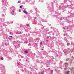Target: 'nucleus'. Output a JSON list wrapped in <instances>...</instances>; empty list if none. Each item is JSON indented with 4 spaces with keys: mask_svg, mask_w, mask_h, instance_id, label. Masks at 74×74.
Returning <instances> with one entry per match:
<instances>
[{
    "mask_svg": "<svg viewBox=\"0 0 74 74\" xmlns=\"http://www.w3.org/2000/svg\"><path fill=\"white\" fill-rule=\"evenodd\" d=\"M64 36H65V35H64Z\"/></svg>",
    "mask_w": 74,
    "mask_h": 74,
    "instance_id": "25",
    "label": "nucleus"
},
{
    "mask_svg": "<svg viewBox=\"0 0 74 74\" xmlns=\"http://www.w3.org/2000/svg\"><path fill=\"white\" fill-rule=\"evenodd\" d=\"M18 12H21V10H19Z\"/></svg>",
    "mask_w": 74,
    "mask_h": 74,
    "instance_id": "13",
    "label": "nucleus"
},
{
    "mask_svg": "<svg viewBox=\"0 0 74 74\" xmlns=\"http://www.w3.org/2000/svg\"><path fill=\"white\" fill-rule=\"evenodd\" d=\"M20 8H22V6H21L20 7Z\"/></svg>",
    "mask_w": 74,
    "mask_h": 74,
    "instance_id": "11",
    "label": "nucleus"
},
{
    "mask_svg": "<svg viewBox=\"0 0 74 74\" xmlns=\"http://www.w3.org/2000/svg\"><path fill=\"white\" fill-rule=\"evenodd\" d=\"M70 72V71H67L66 72V73L67 74H69V73Z\"/></svg>",
    "mask_w": 74,
    "mask_h": 74,
    "instance_id": "7",
    "label": "nucleus"
},
{
    "mask_svg": "<svg viewBox=\"0 0 74 74\" xmlns=\"http://www.w3.org/2000/svg\"><path fill=\"white\" fill-rule=\"evenodd\" d=\"M63 29H64H64H65V28L64 27H63Z\"/></svg>",
    "mask_w": 74,
    "mask_h": 74,
    "instance_id": "16",
    "label": "nucleus"
},
{
    "mask_svg": "<svg viewBox=\"0 0 74 74\" xmlns=\"http://www.w3.org/2000/svg\"><path fill=\"white\" fill-rule=\"evenodd\" d=\"M42 44V42H40V47H41V45Z\"/></svg>",
    "mask_w": 74,
    "mask_h": 74,
    "instance_id": "4",
    "label": "nucleus"
},
{
    "mask_svg": "<svg viewBox=\"0 0 74 74\" xmlns=\"http://www.w3.org/2000/svg\"><path fill=\"white\" fill-rule=\"evenodd\" d=\"M15 8H14V9H12V10H11V13L12 14V13H14L15 12Z\"/></svg>",
    "mask_w": 74,
    "mask_h": 74,
    "instance_id": "1",
    "label": "nucleus"
},
{
    "mask_svg": "<svg viewBox=\"0 0 74 74\" xmlns=\"http://www.w3.org/2000/svg\"><path fill=\"white\" fill-rule=\"evenodd\" d=\"M26 25L27 26H29V24L28 23H27V24H26Z\"/></svg>",
    "mask_w": 74,
    "mask_h": 74,
    "instance_id": "9",
    "label": "nucleus"
},
{
    "mask_svg": "<svg viewBox=\"0 0 74 74\" xmlns=\"http://www.w3.org/2000/svg\"><path fill=\"white\" fill-rule=\"evenodd\" d=\"M3 16H4V14H3Z\"/></svg>",
    "mask_w": 74,
    "mask_h": 74,
    "instance_id": "24",
    "label": "nucleus"
},
{
    "mask_svg": "<svg viewBox=\"0 0 74 74\" xmlns=\"http://www.w3.org/2000/svg\"><path fill=\"white\" fill-rule=\"evenodd\" d=\"M9 34H11V32H10V33H9Z\"/></svg>",
    "mask_w": 74,
    "mask_h": 74,
    "instance_id": "20",
    "label": "nucleus"
},
{
    "mask_svg": "<svg viewBox=\"0 0 74 74\" xmlns=\"http://www.w3.org/2000/svg\"><path fill=\"white\" fill-rule=\"evenodd\" d=\"M40 74H43V73H42V72H41Z\"/></svg>",
    "mask_w": 74,
    "mask_h": 74,
    "instance_id": "21",
    "label": "nucleus"
},
{
    "mask_svg": "<svg viewBox=\"0 0 74 74\" xmlns=\"http://www.w3.org/2000/svg\"><path fill=\"white\" fill-rule=\"evenodd\" d=\"M40 1L41 2H43L44 1V0H40Z\"/></svg>",
    "mask_w": 74,
    "mask_h": 74,
    "instance_id": "10",
    "label": "nucleus"
},
{
    "mask_svg": "<svg viewBox=\"0 0 74 74\" xmlns=\"http://www.w3.org/2000/svg\"><path fill=\"white\" fill-rule=\"evenodd\" d=\"M19 34H21V32H19Z\"/></svg>",
    "mask_w": 74,
    "mask_h": 74,
    "instance_id": "19",
    "label": "nucleus"
},
{
    "mask_svg": "<svg viewBox=\"0 0 74 74\" xmlns=\"http://www.w3.org/2000/svg\"><path fill=\"white\" fill-rule=\"evenodd\" d=\"M21 1H18L17 2V3H21Z\"/></svg>",
    "mask_w": 74,
    "mask_h": 74,
    "instance_id": "6",
    "label": "nucleus"
},
{
    "mask_svg": "<svg viewBox=\"0 0 74 74\" xmlns=\"http://www.w3.org/2000/svg\"><path fill=\"white\" fill-rule=\"evenodd\" d=\"M9 37H11V38H12V36H10Z\"/></svg>",
    "mask_w": 74,
    "mask_h": 74,
    "instance_id": "18",
    "label": "nucleus"
},
{
    "mask_svg": "<svg viewBox=\"0 0 74 74\" xmlns=\"http://www.w3.org/2000/svg\"><path fill=\"white\" fill-rule=\"evenodd\" d=\"M22 4H25V2H23Z\"/></svg>",
    "mask_w": 74,
    "mask_h": 74,
    "instance_id": "14",
    "label": "nucleus"
},
{
    "mask_svg": "<svg viewBox=\"0 0 74 74\" xmlns=\"http://www.w3.org/2000/svg\"><path fill=\"white\" fill-rule=\"evenodd\" d=\"M26 62H27V63H29V59H26Z\"/></svg>",
    "mask_w": 74,
    "mask_h": 74,
    "instance_id": "5",
    "label": "nucleus"
},
{
    "mask_svg": "<svg viewBox=\"0 0 74 74\" xmlns=\"http://www.w3.org/2000/svg\"><path fill=\"white\" fill-rule=\"evenodd\" d=\"M64 32H65V31H64Z\"/></svg>",
    "mask_w": 74,
    "mask_h": 74,
    "instance_id": "23",
    "label": "nucleus"
},
{
    "mask_svg": "<svg viewBox=\"0 0 74 74\" xmlns=\"http://www.w3.org/2000/svg\"><path fill=\"white\" fill-rule=\"evenodd\" d=\"M24 53H28V51L27 50L24 51Z\"/></svg>",
    "mask_w": 74,
    "mask_h": 74,
    "instance_id": "3",
    "label": "nucleus"
},
{
    "mask_svg": "<svg viewBox=\"0 0 74 74\" xmlns=\"http://www.w3.org/2000/svg\"><path fill=\"white\" fill-rule=\"evenodd\" d=\"M17 66H19L18 65H19V63H17Z\"/></svg>",
    "mask_w": 74,
    "mask_h": 74,
    "instance_id": "12",
    "label": "nucleus"
},
{
    "mask_svg": "<svg viewBox=\"0 0 74 74\" xmlns=\"http://www.w3.org/2000/svg\"><path fill=\"white\" fill-rule=\"evenodd\" d=\"M42 50H43V49H42Z\"/></svg>",
    "mask_w": 74,
    "mask_h": 74,
    "instance_id": "26",
    "label": "nucleus"
},
{
    "mask_svg": "<svg viewBox=\"0 0 74 74\" xmlns=\"http://www.w3.org/2000/svg\"><path fill=\"white\" fill-rule=\"evenodd\" d=\"M30 12H32V10H31Z\"/></svg>",
    "mask_w": 74,
    "mask_h": 74,
    "instance_id": "17",
    "label": "nucleus"
},
{
    "mask_svg": "<svg viewBox=\"0 0 74 74\" xmlns=\"http://www.w3.org/2000/svg\"><path fill=\"white\" fill-rule=\"evenodd\" d=\"M23 12H24V13L25 14H28L27 12L25 10L23 11Z\"/></svg>",
    "mask_w": 74,
    "mask_h": 74,
    "instance_id": "2",
    "label": "nucleus"
},
{
    "mask_svg": "<svg viewBox=\"0 0 74 74\" xmlns=\"http://www.w3.org/2000/svg\"><path fill=\"white\" fill-rule=\"evenodd\" d=\"M53 70H52L51 71V74H52V73H53Z\"/></svg>",
    "mask_w": 74,
    "mask_h": 74,
    "instance_id": "8",
    "label": "nucleus"
},
{
    "mask_svg": "<svg viewBox=\"0 0 74 74\" xmlns=\"http://www.w3.org/2000/svg\"><path fill=\"white\" fill-rule=\"evenodd\" d=\"M1 60H3V58H1Z\"/></svg>",
    "mask_w": 74,
    "mask_h": 74,
    "instance_id": "15",
    "label": "nucleus"
},
{
    "mask_svg": "<svg viewBox=\"0 0 74 74\" xmlns=\"http://www.w3.org/2000/svg\"><path fill=\"white\" fill-rule=\"evenodd\" d=\"M38 40H40V38H38Z\"/></svg>",
    "mask_w": 74,
    "mask_h": 74,
    "instance_id": "22",
    "label": "nucleus"
}]
</instances>
